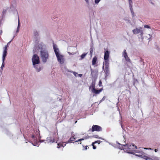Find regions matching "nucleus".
Returning a JSON list of instances; mask_svg holds the SVG:
<instances>
[{
  "label": "nucleus",
  "mask_w": 160,
  "mask_h": 160,
  "mask_svg": "<svg viewBox=\"0 0 160 160\" xmlns=\"http://www.w3.org/2000/svg\"><path fill=\"white\" fill-rule=\"evenodd\" d=\"M125 152L128 153H130L134 154L135 152L138 153V154H136V156L139 157H141L145 154L141 148L137 149V147L133 143H129L127 144L124 145Z\"/></svg>",
  "instance_id": "nucleus-1"
},
{
  "label": "nucleus",
  "mask_w": 160,
  "mask_h": 160,
  "mask_svg": "<svg viewBox=\"0 0 160 160\" xmlns=\"http://www.w3.org/2000/svg\"><path fill=\"white\" fill-rule=\"evenodd\" d=\"M53 47L54 51L58 62L60 64H63L65 61L64 56L59 54V49L57 48L55 45H53Z\"/></svg>",
  "instance_id": "nucleus-2"
},
{
  "label": "nucleus",
  "mask_w": 160,
  "mask_h": 160,
  "mask_svg": "<svg viewBox=\"0 0 160 160\" xmlns=\"http://www.w3.org/2000/svg\"><path fill=\"white\" fill-rule=\"evenodd\" d=\"M57 135L55 133L53 134L52 136L47 137L45 140H42L41 141L42 142H45V143H51L54 142H57L58 138H56Z\"/></svg>",
  "instance_id": "nucleus-3"
},
{
  "label": "nucleus",
  "mask_w": 160,
  "mask_h": 160,
  "mask_svg": "<svg viewBox=\"0 0 160 160\" xmlns=\"http://www.w3.org/2000/svg\"><path fill=\"white\" fill-rule=\"evenodd\" d=\"M41 56L43 62H46L48 57V54L47 51L44 50L41 51Z\"/></svg>",
  "instance_id": "nucleus-4"
},
{
  "label": "nucleus",
  "mask_w": 160,
  "mask_h": 160,
  "mask_svg": "<svg viewBox=\"0 0 160 160\" xmlns=\"http://www.w3.org/2000/svg\"><path fill=\"white\" fill-rule=\"evenodd\" d=\"M32 62L33 65H35L36 64L39 63V59L38 56L37 54L33 55L32 58Z\"/></svg>",
  "instance_id": "nucleus-5"
},
{
  "label": "nucleus",
  "mask_w": 160,
  "mask_h": 160,
  "mask_svg": "<svg viewBox=\"0 0 160 160\" xmlns=\"http://www.w3.org/2000/svg\"><path fill=\"white\" fill-rule=\"evenodd\" d=\"M102 130L101 127L97 125H93L91 128V131L92 132L94 131L100 132Z\"/></svg>",
  "instance_id": "nucleus-6"
},
{
  "label": "nucleus",
  "mask_w": 160,
  "mask_h": 160,
  "mask_svg": "<svg viewBox=\"0 0 160 160\" xmlns=\"http://www.w3.org/2000/svg\"><path fill=\"white\" fill-rule=\"evenodd\" d=\"M142 156H143L144 158L146 160L148 159L149 160H160L158 157L154 156H151V158L145 156L144 155H143Z\"/></svg>",
  "instance_id": "nucleus-7"
},
{
  "label": "nucleus",
  "mask_w": 160,
  "mask_h": 160,
  "mask_svg": "<svg viewBox=\"0 0 160 160\" xmlns=\"http://www.w3.org/2000/svg\"><path fill=\"white\" fill-rule=\"evenodd\" d=\"M73 133V132H72V137L70 138L69 140L66 142V143H72L73 141L75 140L76 138L74 137L75 136Z\"/></svg>",
  "instance_id": "nucleus-8"
},
{
  "label": "nucleus",
  "mask_w": 160,
  "mask_h": 160,
  "mask_svg": "<svg viewBox=\"0 0 160 160\" xmlns=\"http://www.w3.org/2000/svg\"><path fill=\"white\" fill-rule=\"evenodd\" d=\"M122 56L124 57V58L127 62H131V60L128 56L126 50H124L122 53Z\"/></svg>",
  "instance_id": "nucleus-9"
},
{
  "label": "nucleus",
  "mask_w": 160,
  "mask_h": 160,
  "mask_svg": "<svg viewBox=\"0 0 160 160\" xmlns=\"http://www.w3.org/2000/svg\"><path fill=\"white\" fill-rule=\"evenodd\" d=\"M132 32L133 33L135 34L140 33L142 35L143 33L142 31L138 28H136L132 30Z\"/></svg>",
  "instance_id": "nucleus-10"
},
{
  "label": "nucleus",
  "mask_w": 160,
  "mask_h": 160,
  "mask_svg": "<svg viewBox=\"0 0 160 160\" xmlns=\"http://www.w3.org/2000/svg\"><path fill=\"white\" fill-rule=\"evenodd\" d=\"M103 90V88H102L99 90H97L95 89L93 90H91V91L94 94L97 95L99 94Z\"/></svg>",
  "instance_id": "nucleus-11"
},
{
  "label": "nucleus",
  "mask_w": 160,
  "mask_h": 160,
  "mask_svg": "<svg viewBox=\"0 0 160 160\" xmlns=\"http://www.w3.org/2000/svg\"><path fill=\"white\" fill-rule=\"evenodd\" d=\"M109 58V52L108 51H106L104 53V59L107 60Z\"/></svg>",
  "instance_id": "nucleus-12"
},
{
  "label": "nucleus",
  "mask_w": 160,
  "mask_h": 160,
  "mask_svg": "<svg viewBox=\"0 0 160 160\" xmlns=\"http://www.w3.org/2000/svg\"><path fill=\"white\" fill-rule=\"evenodd\" d=\"M95 82L94 81H93L91 85L89 87V89H90L92 88V90H93L95 88Z\"/></svg>",
  "instance_id": "nucleus-13"
},
{
  "label": "nucleus",
  "mask_w": 160,
  "mask_h": 160,
  "mask_svg": "<svg viewBox=\"0 0 160 160\" xmlns=\"http://www.w3.org/2000/svg\"><path fill=\"white\" fill-rule=\"evenodd\" d=\"M97 58L96 56L94 57L93 58L92 61V65H94L97 63Z\"/></svg>",
  "instance_id": "nucleus-14"
},
{
  "label": "nucleus",
  "mask_w": 160,
  "mask_h": 160,
  "mask_svg": "<svg viewBox=\"0 0 160 160\" xmlns=\"http://www.w3.org/2000/svg\"><path fill=\"white\" fill-rule=\"evenodd\" d=\"M90 138V136H89L88 135H87V136H85V137H84L83 138L79 139L78 140L76 141H75V142H81V141H82L83 140H84L85 139H88Z\"/></svg>",
  "instance_id": "nucleus-15"
},
{
  "label": "nucleus",
  "mask_w": 160,
  "mask_h": 160,
  "mask_svg": "<svg viewBox=\"0 0 160 160\" xmlns=\"http://www.w3.org/2000/svg\"><path fill=\"white\" fill-rule=\"evenodd\" d=\"M104 71L106 75L108 76L109 73V67H105Z\"/></svg>",
  "instance_id": "nucleus-16"
},
{
  "label": "nucleus",
  "mask_w": 160,
  "mask_h": 160,
  "mask_svg": "<svg viewBox=\"0 0 160 160\" xmlns=\"http://www.w3.org/2000/svg\"><path fill=\"white\" fill-rule=\"evenodd\" d=\"M105 61L104 62V63L103 64V68H104V64H105V67H109V60H104Z\"/></svg>",
  "instance_id": "nucleus-17"
},
{
  "label": "nucleus",
  "mask_w": 160,
  "mask_h": 160,
  "mask_svg": "<svg viewBox=\"0 0 160 160\" xmlns=\"http://www.w3.org/2000/svg\"><path fill=\"white\" fill-rule=\"evenodd\" d=\"M7 52L5 50H4L2 55V60H5V58L7 55Z\"/></svg>",
  "instance_id": "nucleus-18"
},
{
  "label": "nucleus",
  "mask_w": 160,
  "mask_h": 160,
  "mask_svg": "<svg viewBox=\"0 0 160 160\" xmlns=\"http://www.w3.org/2000/svg\"><path fill=\"white\" fill-rule=\"evenodd\" d=\"M87 53H83L82 54L81 56V59L80 60H82L87 55Z\"/></svg>",
  "instance_id": "nucleus-19"
},
{
  "label": "nucleus",
  "mask_w": 160,
  "mask_h": 160,
  "mask_svg": "<svg viewBox=\"0 0 160 160\" xmlns=\"http://www.w3.org/2000/svg\"><path fill=\"white\" fill-rule=\"evenodd\" d=\"M62 146L63 145L62 144V142L58 143L57 144V148H60L61 147H62Z\"/></svg>",
  "instance_id": "nucleus-20"
},
{
  "label": "nucleus",
  "mask_w": 160,
  "mask_h": 160,
  "mask_svg": "<svg viewBox=\"0 0 160 160\" xmlns=\"http://www.w3.org/2000/svg\"><path fill=\"white\" fill-rule=\"evenodd\" d=\"M2 60V64L1 66V69L2 70L3 68L5 66V63H4V61L5 60Z\"/></svg>",
  "instance_id": "nucleus-21"
},
{
  "label": "nucleus",
  "mask_w": 160,
  "mask_h": 160,
  "mask_svg": "<svg viewBox=\"0 0 160 160\" xmlns=\"http://www.w3.org/2000/svg\"><path fill=\"white\" fill-rule=\"evenodd\" d=\"M93 49L92 47L90 49V53L91 56H92V55Z\"/></svg>",
  "instance_id": "nucleus-22"
},
{
  "label": "nucleus",
  "mask_w": 160,
  "mask_h": 160,
  "mask_svg": "<svg viewBox=\"0 0 160 160\" xmlns=\"http://www.w3.org/2000/svg\"><path fill=\"white\" fill-rule=\"evenodd\" d=\"M20 21H19V19H18V25L17 29H18V30L19 29V28H20Z\"/></svg>",
  "instance_id": "nucleus-23"
},
{
  "label": "nucleus",
  "mask_w": 160,
  "mask_h": 160,
  "mask_svg": "<svg viewBox=\"0 0 160 160\" xmlns=\"http://www.w3.org/2000/svg\"><path fill=\"white\" fill-rule=\"evenodd\" d=\"M128 2L129 3V6H132V0H128Z\"/></svg>",
  "instance_id": "nucleus-24"
},
{
  "label": "nucleus",
  "mask_w": 160,
  "mask_h": 160,
  "mask_svg": "<svg viewBox=\"0 0 160 160\" xmlns=\"http://www.w3.org/2000/svg\"><path fill=\"white\" fill-rule=\"evenodd\" d=\"M124 145H123V146H121V147H120L119 148L121 149V150H122L123 149L124 151H125V149H124Z\"/></svg>",
  "instance_id": "nucleus-25"
},
{
  "label": "nucleus",
  "mask_w": 160,
  "mask_h": 160,
  "mask_svg": "<svg viewBox=\"0 0 160 160\" xmlns=\"http://www.w3.org/2000/svg\"><path fill=\"white\" fill-rule=\"evenodd\" d=\"M38 66V65H37L36 66H35V67L36 68V70L38 72H39V71H40L41 70V68L40 67L39 68V69H38L37 67H37Z\"/></svg>",
  "instance_id": "nucleus-26"
},
{
  "label": "nucleus",
  "mask_w": 160,
  "mask_h": 160,
  "mask_svg": "<svg viewBox=\"0 0 160 160\" xmlns=\"http://www.w3.org/2000/svg\"><path fill=\"white\" fill-rule=\"evenodd\" d=\"M94 142H92V146L93 147V149H96V146H95L94 145Z\"/></svg>",
  "instance_id": "nucleus-27"
},
{
  "label": "nucleus",
  "mask_w": 160,
  "mask_h": 160,
  "mask_svg": "<svg viewBox=\"0 0 160 160\" xmlns=\"http://www.w3.org/2000/svg\"><path fill=\"white\" fill-rule=\"evenodd\" d=\"M91 75L92 77H93V73L94 72V71L91 68Z\"/></svg>",
  "instance_id": "nucleus-28"
},
{
  "label": "nucleus",
  "mask_w": 160,
  "mask_h": 160,
  "mask_svg": "<svg viewBox=\"0 0 160 160\" xmlns=\"http://www.w3.org/2000/svg\"><path fill=\"white\" fill-rule=\"evenodd\" d=\"M129 7H130V11H131V13L133 14L134 13V12H133V9L132 8V6H129Z\"/></svg>",
  "instance_id": "nucleus-29"
},
{
  "label": "nucleus",
  "mask_w": 160,
  "mask_h": 160,
  "mask_svg": "<svg viewBox=\"0 0 160 160\" xmlns=\"http://www.w3.org/2000/svg\"><path fill=\"white\" fill-rule=\"evenodd\" d=\"M83 150H86L88 149L87 147H88V146H84L83 145Z\"/></svg>",
  "instance_id": "nucleus-30"
},
{
  "label": "nucleus",
  "mask_w": 160,
  "mask_h": 160,
  "mask_svg": "<svg viewBox=\"0 0 160 160\" xmlns=\"http://www.w3.org/2000/svg\"><path fill=\"white\" fill-rule=\"evenodd\" d=\"M101 142V141L100 140H97L96 141H95V142H93L95 144V143H98L100 144V143Z\"/></svg>",
  "instance_id": "nucleus-31"
},
{
  "label": "nucleus",
  "mask_w": 160,
  "mask_h": 160,
  "mask_svg": "<svg viewBox=\"0 0 160 160\" xmlns=\"http://www.w3.org/2000/svg\"><path fill=\"white\" fill-rule=\"evenodd\" d=\"M93 137H94L96 138H101L100 137H99V136L98 135H94V136Z\"/></svg>",
  "instance_id": "nucleus-32"
},
{
  "label": "nucleus",
  "mask_w": 160,
  "mask_h": 160,
  "mask_svg": "<svg viewBox=\"0 0 160 160\" xmlns=\"http://www.w3.org/2000/svg\"><path fill=\"white\" fill-rule=\"evenodd\" d=\"M144 27L146 28H150V27L148 25H144Z\"/></svg>",
  "instance_id": "nucleus-33"
},
{
  "label": "nucleus",
  "mask_w": 160,
  "mask_h": 160,
  "mask_svg": "<svg viewBox=\"0 0 160 160\" xmlns=\"http://www.w3.org/2000/svg\"><path fill=\"white\" fill-rule=\"evenodd\" d=\"M66 142H62V144L63 145V146H62V147H64L66 145Z\"/></svg>",
  "instance_id": "nucleus-34"
},
{
  "label": "nucleus",
  "mask_w": 160,
  "mask_h": 160,
  "mask_svg": "<svg viewBox=\"0 0 160 160\" xmlns=\"http://www.w3.org/2000/svg\"><path fill=\"white\" fill-rule=\"evenodd\" d=\"M68 53L69 55H73L74 54V52H68Z\"/></svg>",
  "instance_id": "nucleus-35"
},
{
  "label": "nucleus",
  "mask_w": 160,
  "mask_h": 160,
  "mask_svg": "<svg viewBox=\"0 0 160 160\" xmlns=\"http://www.w3.org/2000/svg\"><path fill=\"white\" fill-rule=\"evenodd\" d=\"M100 0H95V2L96 3H98Z\"/></svg>",
  "instance_id": "nucleus-36"
},
{
  "label": "nucleus",
  "mask_w": 160,
  "mask_h": 160,
  "mask_svg": "<svg viewBox=\"0 0 160 160\" xmlns=\"http://www.w3.org/2000/svg\"><path fill=\"white\" fill-rule=\"evenodd\" d=\"M4 50H5L7 52L8 49H7V45L5 46L4 47Z\"/></svg>",
  "instance_id": "nucleus-37"
},
{
  "label": "nucleus",
  "mask_w": 160,
  "mask_h": 160,
  "mask_svg": "<svg viewBox=\"0 0 160 160\" xmlns=\"http://www.w3.org/2000/svg\"><path fill=\"white\" fill-rule=\"evenodd\" d=\"M31 137L33 139H35V138H36V137H35V135H32V136H31Z\"/></svg>",
  "instance_id": "nucleus-38"
},
{
  "label": "nucleus",
  "mask_w": 160,
  "mask_h": 160,
  "mask_svg": "<svg viewBox=\"0 0 160 160\" xmlns=\"http://www.w3.org/2000/svg\"><path fill=\"white\" fill-rule=\"evenodd\" d=\"M73 74L76 77L77 73L75 72H72Z\"/></svg>",
  "instance_id": "nucleus-39"
},
{
  "label": "nucleus",
  "mask_w": 160,
  "mask_h": 160,
  "mask_svg": "<svg viewBox=\"0 0 160 160\" xmlns=\"http://www.w3.org/2000/svg\"><path fill=\"white\" fill-rule=\"evenodd\" d=\"M102 83V82L101 81H100L99 82V86H101V84Z\"/></svg>",
  "instance_id": "nucleus-40"
},
{
  "label": "nucleus",
  "mask_w": 160,
  "mask_h": 160,
  "mask_svg": "<svg viewBox=\"0 0 160 160\" xmlns=\"http://www.w3.org/2000/svg\"><path fill=\"white\" fill-rule=\"evenodd\" d=\"M144 149H149V150H152V149L151 148H144Z\"/></svg>",
  "instance_id": "nucleus-41"
},
{
  "label": "nucleus",
  "mask_w": 160,
  "mask_h": 160,
  "mask_svg": "<svg viewBox=\"0 0 160 160\" xmlns=\"http://www.w3.org/2000/svg\"><path fill=\"white\" fill-rule=\"evenodd\" d=\"M158 150L157 149H154V151L155 152H158Z\"/></svg>",
  "instance_id": "nucleus-42"
},
{
  "label": "nucleus",
  "mask_w": 160,
  "mask_h": 160,
  "mask_svg": "<svg viewBox=\"0 0 160 160\" xmlns=\"http://www.w3.org/2000/svg\"><path fill=\"white\" fill-rule=\"evenodd\" d=\"M85 0L86 1V2L87 3H88H88H89L88 0Z\"/></svg>",
  "instance_id": "nucleus-43"
},
{
  "label": "nucleus",
  "mask_w": 160,
  "mask_h": 160,
  "mask_svg": "<svg viewBox=\"0 0 160 160\" xmlns=\"http://www.w3.org/2000/svg\"><path fill=\"white\" fill-rule=\"evenodd\" d=\"M39 130H38V131H36V132H37V133H38L39 134Z\"/></svg>",
  "instance_id": "nucleus-44"
},
{
  "label": "nucleus",
  "mask_w": 160,
  "mask_h": 160,
  "mask_svg": "<svg viewBox=\"0 0 160 160\" xmlns=\"http://www.w3.org/2000/svg\"><path fill=\"white\" fill-rule=\"evenodd\" d=\"M82 74H79V76L80 77H81L82 76Z\"/></svg>",
  "instance_id": "nucleus-45"
},
{
  "label": "nucleus",
  "mask_w": 160,
  "mask_h": 160,
  "mask_svg": "<svg viewBox=\"0 0 160 160\" xmlns=\"http://www.w3.org/2000/svg\"><path fill=\"white\" fill-rule=\"evenodd\" d=\"M19 30L17 29L16 32H19Z\"/></svg>",
  "instance_id": "nucleus-46"
},
{
  "label": "nucleus",
  "mask_w": 160,
  "mask_h": 160,
  "mask_svg": "<svg viewBox=\"0 0 160 160\" xmlns=\"http://www.w3.org/2000/svg\"><path fill=\"white\" fill-rule=\"evenodd\" d=\"M10 42H8V43L7 45V46H8V44H9V43Z\"/></svg>",
  "instance_id": "nucleus-47"
},
{
  "label": "nucleus",
  "mask_w": 160,
  "mask_h": 160,
  "mask_svg": "<svg viewBox=\"0 0 160 160\" xmlns=\"http://www.w3.org/2000/svg\"><path fill=\"white\" fill-rule=\"evenodd\" d=\"M79 143H80V144H82V142H80Z\"/></svg>",
  "instance_id": "nucleus-48"
}]
</instances>
